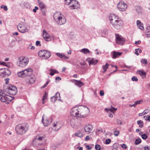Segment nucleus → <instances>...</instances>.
Segmentation results:
<instances>
[{
    "instance_id": "obj_1",
    "label": "nucleus",
    "mask_w": 150,
    "mask_h": 150,
    "mask_svg": "<svg viewBox=\"0 0 150 150\" xmlns=\"http://www.w3.org/2000/svg\"><path fill=\"white\" fill-rule=\"evenodd\" d=\"M28 128V125L27 123H22L17 125L15 127V130L17 134L22 135L25 134Z\"/></svg>"
},
{
    "instance_id": "obj_2",
    "label": "nucleus",
    "mask_w": 150,
    "mask_h": 150,
    "mask_svg": "<svg viewBox=\"0 0 150 150\" xmlns=\"http://www.w3.org/2000/svg\"><path fill=\"white\" fill-rule=\"evenodd\" d=\"M64 4L69 5L70 8L72 9L80 8L79 3L76 0H64Z\"/></svg>"
},
{
    "instance_id": "obj_3",
    "label": "nucleus",
    "mask_w": 150,
    "mask_h": 150,
    "mask_svg": "<svg viewBox=\"0 0 150 150\" xmlns=\"http://www.w3.org/2000/svg\"><path fill=\"white\" fill-rule=\"evenodd\" d=\"M53 17L54 19L56 18L57 19V22L60 25L63 24L66 22V20L65 17L60 12L58 11H57L54 13Z\"/></svg>"
},
{
    "instance_id": "obj_4",
    "label": "nucleus",
    "mask_w": 150,
    "mask_h": 150,
    "mask_svg": "<svg viewBox=\"0 0 150 150\" xmlns=\"http://www.w3.org/2000/svg\"><path fill=\"white\" fill-rule=\"evenodd\" d=\"M33 70L31 68L24 70L18 73V76L20 77L26 78L28 76H30L32 74Z\"/></svg>"
},
{
    "instance_id": "obj_5",
    "label": "nucleus",
    "mask_w": 150,
    "mask_h": 150,
    "mask_svg": "<svg viewBox=\"0 0 150 150\" xmlns=\"http://www.w3.org/2000/svg\"><path fill=\"white\" fill-rule=\"evenodd\" d=\"M5 91L8 94L13 96L16 94L17 92V88L11 84H10L8 87L6 88Z\"/></svg>"
},
{
    "instance_id": "obj_6",
    "label": "nucleus",
    "mask_w": 150,
    "mask_h": 150,
    "mask_svg": "<svg viewBox=\"0 0 150 150\" xmlns=\"http://www.w3.org/2000/svg\"><path fill=\"white\" fill-rule=\"evenodd\" d=\"M29 62V59L25 57H20L18 58V66L23 67L27 65Z\"/></svg>"
},
{
    "instance_id": "obj_7",
    "label": "nucleus",
    "mask_w": 150,
    "mask_h": 150,
    "mask_svg": "<svg viewBox=\"0 0 150 150\" xmlns=\"http://www.w3.org/2000/svg\"><path fill=\"white\" fill-rule=\"evenodd\" d=\"M10 98H11V97L6 95L2 92V90L0 91V100L1 102H6L8 104L9 103L8 101H11V100Z\"/></svg>"
},
{
    "instance_id": "obj_8",
    "label": "nucleus",
    "mask_w": 150,
    "mask_h": 150,
    "mask_svg": "<svg viewBox=\"0 0 150 150\" xmlns=\"http://www.w3.org/2000/svg\"><path fill=\"white\" fill-rule=\"evenodd\" d=\"M112 27L117 29H120L121 28L123 23L122 21L118 19H117L110 23Z\"/></svg>"
},
{
    "instance_id": "obj_9",
    "label": "nucleus",
    "mask_w": 150,
    "mask_h": 150,
    "mask_svg": "<svg viewBox=\"0 0 150 150\" xmlns=\"http://www.w3.org/2000/svg\"><path fill=\"white\" fill-rule=\"evenodd\" d=\"M11 74L9 69L8 68H4L0 69V75L3 76H8Z\"/></svg>"
},
{
    "instance_id": "obj_10",
    "label": "nucleus",
    "mask_w": 150,
    "mask_h": 150,
    "mask_svg": "<svg viewBox=\"0 0 150 150\" xmlns=\"http://www.w3.org/2000/svg\"><path fill=\"white\" fill-rule=\"evenodd\" d=\"M17 28L18 31L21 33H25L28 31V29L23 23H19L17 25Z\"/></svg>"
},
{
    "instance_id": "obj_11",
    "label": "nucleus",
    "mask_w": 150,
    "mask_h": 150,
    "mask_svg": "<svg viewBox=\"0 0 150 150\" xmlns=\"http://www.w3.org/2000/svg\"><path fill=\"white\" fill-rule=\"evenodd\" d=\"M44 138V137L43 136H37L33 139L32 142V144L33 145L36 144V146L40 145L41 144L40 143H39V142L40 141H42Z\"/></svg>"
},
{
    "instance_id": "obj_12",
    "label": "nucleus",
    "mask_w": 150,
    "mask_h": 150,
    "mask_svg": "<svg viewBox=\"0 0 150 150\" xmlns=\"http://www.w3.org/2000/svg\"><path fill=\"white\" fill-rule=\"evenodd\" d=\"M115 37L117 43L122 45L123 43L125 41L124 38L117 34H115Z\"/></svg>"
},
{
    "instance_id": "obj_13",
    "label": "nucleus",
    "mask_w": 150,
    "mask_h": 150,
    "mask_svg": "<svg viewBox=\"0 0 150 150\" xmlns=\"http://www.w3.org/2000/svg\"><path fill=\"white\" fill-rule=\"evenodd\" d=\"M33 71L32 74L30 76H28V77H26V82L28 84H31L33 83L35 81V78H33Z\"/></svg>"
},
{
    "instance_id": "obj_14",
    "label": "nucleus",
    "mask_w": 150,
    "mask_h": 150,
    "mask_svg": "<svg viewBox=\"0 0 150 150\" xmlns=\"http://www.w3.org/2000/svg\"><path fill=\"white\" fill-rule=\"evenodd\" d=\"M44 115L42 116V122L45 126L47 127L49 125L52 123V120L50 117H47L46 119L45 122H44Z\"/></svg>"
},
{
    "instance_id": "obj_15",
    "label": "nucleus",
    "mask_w": 150,
    "mask_h": 150,
    "mask_svg": "<svg viewBox=\"0 0 150 150\" xmlns=\"http://www.w3.org/2000/svg\"><path fill=\"white\" fill-rule=\"evenodd\" d=\"M117 7L118 9H126L127 8V4L122 1L120 2L117 4Z\"/></svg>"
},
{
    "instance_id": "obj_16",
    "label": "nucleus",
    "mask_w": 150,
    "mask_h": 150,
    "mask_svg": "<svg viewBox=\"0 0 150 150\" xmlns=\"http://www.w3.org/2000/svg\"><path fill=\"white\" fill-rule=\"evenodd\" d=\"M78 111V108L76 107L73 108L71 110V113L72 115H75L76 117H79V112Z\"/></svg>"
},
{
    "instance_id": "obj_17",
    "label": "nucleus",
    "mask_w": 150,
    "mask_h": 150,
    "mask_svg": "<svg viewBox=\"0 0 150 150\" xmlns=\"http://www.w3.org/2000/svg\"><path fill=\"white\" fill-rule=\"evenodd\" d=\"M71 81L73 83H74L76 85L81 87L83 86L84 84L80 80H78L75 79H72L71 80Z\"/></svg>"
},
{
    "instance_id": "obj_18",
    "label": "nucleus",
    "mask_w": 150,
    "mask_h": 150,
    "mask_svg": "<svg viewBox=\"0 0 150 150\" xmlns=\"http://www.w3.org/2000/svg\"><path fill=\"white\" fill-rule=\"evenodd\" d=\"M43 37L46 41H49L50 40V37L46 30L44 29L43 30Z\"/></svg>"
},
{
    "instance_id": "obj_19",
    "label": "nucleus",
    "mask_w": 150,
    "mask_h": 150,
    "mask_svg": "<svg viewBox=\"0 0 150 150\" xmlns=\"http://www.w3.org/2000/svg\"><path fill=\"white\" fill-rule=\"evenodd\" d=\"M109 19L110 23H111L116 19H118V18L117 16L114 14H110L109 15Z\"/></svg>"
},
{
    "instance_id": "obj_20",
    "label": "nucleus",
    "mask_w": 150,
    "mask_h": 150,
    "mask_svg": "<svg viewBox=\"0 0 150 150\" xmlns=\"http://www.w3.org/2000/svg\"><path fill=\"white\" fill-rule=\"evenodd\" d=\"M56 55L62 59H67L69 58L68 57L66 56L63 54L57 53H56Z\"/></svg>"
},
{
    "instance_id": "obj_21",
    "label": "nucleus",
    "mask_w": 150,
    "mask_h": 150,
    "mask_svg": "<svg viewBox=\"0 0 150 150\" xmlns=\"http://www.w3.org/2000/svg\"><path fill=\"white\" fill-rule=\"evenodd\" d=\"M93 128V127L91 125H88L85 127L84 130L85 132H89L92 130Z\"/></svg>"
},
{
    "instance_id": "obj_22",
    "label": "nucleus",
    "mask_w": 150,
    "mask_h": 150,
    "mask_svg": "<svg viewBox=\"0 0 150 150\" xmlns=\"http://www.w3.org/2000/svg\"><path fill=\"white\" fill-rule=\"evenodd\" d=\"M44 57H43V59H47L49 58L51 56V53L49 51L45 50L44 52Z\"/></svg>"
},
{
    "instance_id": "obj_23",
    "label": "nucleus",
    "mask_w": 150,
    "mask_h": 150,
    "mask_svg": "<svg viewBox=\"0 0 150 150\" xmlns=\"http://www.w3.org/2000/svg\"><path fill=\"white\" fill-rule=\"evenodd\" d=\"M138 73L142 76V78L143 79L145 78L146 77V73L143 70H138L137 71Z\"/></svg>"
},
{
    "instance_id": "obj_24",
    "label": "nucleus",
    "mask_w": 150,
    "mask_h": 150,
    "mask_svg": "<svg viewBox=\"0 0 150 150\" xmlns=\"http://www.w3.org/2000/svg\"><path fill=\"white\" fill-rule=\"evenodd\" d=\"M122 54V53L121 52H117L115 51H114L112 52V58L113 59H115L117 57L121 55Z\"/></svg>"
},
{
    "instance_id": "obj_25",
    "label": "nucleus",
    "mask_w": 150,
    "mask_h": 150,
    "mask_svg": "<svg viewBox=\"0 0 150 150\" xmlns=\"http://www.w3.org/2000/svg\"><path fill=\"white\" fill-rule=\"evenodd\" d=\"M137 26L139 28L142 30H144V28L143 26V24L139 20H137Z\"/></svg>"
},
{
    "instance_id": "obj_26",
    "label": "nucleus",
    "mask_w": 150,
    "mask_h": 150,
    "mask_svg": "<svg viewBox=\"0 0 150 150\" xmlns=\"http://www.w3.org/2000/svg\"><path fill=\"white\" fill-rule=\"evenodd\" d=\"M89 64V65L91 64L95 65L98 62V61L93 58L91 59L90 60H89L88 61Z\"/></svg>"
},
{
    "instance_id": "obj_27",
    "label": "nucleus",
    "mask_w": 150,
    "mask_h": 150,
    "mask_svg": "<svg viewBox=\"0 0 150 150\" xmlns=\"http://www.w3.org/2000/svg\"><path fill=\"white\" fill-rule=\"evenodd\" d=\"M83 107L84 108H86V109H87L86 113L85 115H80V116H79V117H85L88 116V115L89 114V110L88 108L87 107H86V106H85V105H84Z\"/></svg>"
},
{
    "instance_id": "obj_28",
    "label": "nucleus",
    "mask_w": 150,
    "mask_h": 150,
    "mask_svg": "<svg viewBox=\"0 0 150 150\" xmlns=\"http://www.w3.org/2000/svg\"><path fill=\"white\" fill-rule=\"evenodd\" d=\"M45 50H42L38 52V56L40 57L43 59V57H44V51Z\"/></svg>"
},
{
    "instance_id": "obj_29",
    "label": "nucleus",
    "mask_w": 150,
    "mask_h": 150,
    "mask_svg": "<svg viewBox=\"0 0 150 150\" xmlns=\"http://www.w3.org/2000/svg\"><path fill=\"white\" fill-rule=\"evenodd\" d=\"M38 2L40 6V7L41 9H42L43 8H45V5L44 4V3L38 0Z\"/></svg>"
},
{
    "instance_id": "obj_30",
    "label": "nucleus",
    "mask_w": 150,
    "mask_h": 150,
    "mask_svg": "<svg viewBox=\"0 0 150 150\" xmlns=\"http://www.w3.org/2000/svg\"><path fill=\"white\" fill-rule=\"evenodd\" d=\"M117 108H115L111 106L110 108H105V110L107 112L110 111L112 112H114L117 110Z\"/></svg>"
},
{
    "instance_id": "obj_31",
    "label": "nucleus",
    "mask_w": 150,
    "mask_h": 150,
    "mask_svg": "<svg viewBox=\"0 0 150 150\" xmlns=\"http://www.w3.org/2000/svg\"><path fill=\"white\" fill-rule=\"evenodd\" d=\"M146 35L148 37H150V26H148L146 28Z\"/></svg>"
},
{
    "instance_id": "obj_32",
    "label": "nucleus",
    "mask_w": 150,
    "mask_h": 150,
    "mask_svg": "<svg viewBox=\"0 0 150 150\" xmlns=\"http://www.w3.org/2000/svg\"><path fill=\"white\" fill-rule=\"evenodd\" d=\"M50 71L49 74L51 76H53L55 73H58V71L56 70L51 69L49 70Z\"/></svg>"
},
{
    "instance_id": "obj_33",
    "label": "nucleus",
    "mask_w": 150,
    "mask_h": 150,
    "mask_svg": "<svg viewBox=\"0 0 150 150\" xmlns=\"http://www.w3.org/2000/svg\"><path fill=\"white\" fill-rule=\"evenodd\" d=\"M80 51L84 54H87V53H90V52L89 50L87 48L83 49L81 50Z\"/></svg>"
},
{
    "instance_id": "obj_34",
    "label": "nucleus",
    "mask_w": 150,
    "mask_h": 150,
    "mask_svg": "<svg viewBox=\"0 0 150 150\" xmlns=\"http://www.w3.org/2000/svg\"><path fill=\"white\" fill-rule=\"evenodd\" d=\"M137 124L139 126V127L142 128L144 127L143 122L142 121L139 120L137 121Z\"/></svg>"
},
{
    "instance_id": "obj_35",
    "label": "nucleus",
    "mask_w": 150,
    "mask_h": 150,
    "mask_svg": "<svg viewBox=\"0 0 150 150\" xmlns=\"http://www.w3.org/2000/svg\"><path fill=\"white\" fill-rule=\"evenodd\" d=\"M109 65L107 63H106L105 65L103 66V68L104 70L103 71V73H105L107 69L108 68V66Z\"/></svg>"
},
{
    "instance_id": "obj_36",
    "label": "nucleus",
    "mask_w": 150,
    "mask_h": 150,
    "mask_svg": "<svg viewBox=\"0 0 150 150\" xmlns=\"http://www.w3.org/2000/svg\"><path fill=\"white\" fill-rule=\"evenodd\" d=\"M141 142V140L140 138L137 139L135 140L134 144L135 145H137L140 143Z\"/></svg>"
},
{
    "instance_id": "obj_37",
    "label": "nucleus",
    "mask_w": 150,
    "mask_h": 150,
    "mask_svg": "<svg viewBox=\"0 0 150 150\" xmlns=\"http://www.w3.org/2000/svg\"><path fill=\"white\" fill-rule=\"evenodd\" d=\"M71 125L72 127H74L75 126V120L73 119H71L70 121Z\"/></svg>"
},
{
    "instance_id": "obj_38",
    "label": "nucleus",
    "mask_w": 150,
    "mask_h": 150,
    "mask_svg": "<svg viewBox=\"0 0 150 150\" xmlns=\"http://www.w3.org/2000/svg\"><path fill=\"white\" fill-rule=\"evenodd\" d=\"M56 98H57V100H61V99H60V93L59 92H57L54 96Z\"/></svg>"
},
{
    "instance_id": "obj_39",
    "label": "nucleus",
    "mask_w": 150,
    "mask_h": 150,
    "mask_svg": "<svg viewBox=\"0 0 150 150\" xmlns=\"http://www.w3.org/2000/svg\"><path fill=\"white\" fill-rule=\"evenodd\" d=\"M75 135L80 138L82 137L83 136V133L81 132H78L76 133L75 134Z\"/></svg>"
},
{
    "instance_id": "obj_40",
    "label": "nucleus",
    "mask_w": 150,
    "mask_h": 150,
    "mask_svg": "<svg viewBox=\"0 0 150 150\" xmlns=\"http://www.w3.org/2000/svg\"><path fill=\"white\" fill-rule=\"evenodd\" d=\"M24 4V8L30 9V6L29 4L28 3H25Z\"/></svg>"
},
{
    "instance_id": "obj_41",
    "label": "nucleus",
    "mask_w": 150,
    "mask_h": 150,
    "mask_svg": "<svg viewBox=\"0 0 150 150\" xmlns=\"http://www.w3.org/2000/svg\"><path fill=\"white\" fill-rule=\"evenodd\" d=\"M107 31L106 29H103V30H102V36L103 37H104V35L107 34Z\"/></svg>"
},
{
    "instance_id": "obj_42",
    "label": "nucleus",
    "mask_w": 150,
    "mask_h": 150,
    "mask_svg": "<svg viewBox=\"0 0 150 150\" xmlns=\"http://www.w3.org/2000/svg\"><path fill=\"white\" fill-rule=\"evenodd\" d=\"M141 62L142 63L144 64H147V61L145 59H141Z\"/></svg>"
},
{
    "instance_id": "obj_43",
    "label": "nucleus",
    "mask_w": 150,
    "mask_h": 150,
    "mask_svg": "<svg viewBox=\"0 0 150 150\" xmlns=\"http://www.w3.org/2000/svg\"><path fill=\"white\" fill-rule=\"evenodd\" d=\"M57 100V98H56L54 96L52 97L51 98V100L52 102H54Z\"/></svg>"
},
{
    "instance_id": "obj_44",
    "label": "nucleus",
    "mask_w": 150,
    "mask_h": 150,
    "mask_svg": "<svg viewBox=\"0 0 150 150\" xmlns=\"http://www.w3.org/2000/svg\"><path fill=\"white\" fill-rule=\"evenodd\" d=\"M101 146L99 144H96L95 146V149L96 150H100L101 149Z\"/></svg>"
},
{
    "instance_id": "obj_45",
    "label": "nucleus",
    "mask_w": 150,
    "mask_h": 150,
    "mask_svg": "<svg viewBox=\"0 0 150 150\" xmlns=\"http://www.w3.org/2000/svg\"><path fill=\"white\" fill-rule=\"evenodd\" d=\"M141 137L143 139L145 140L147 138V136L146 134H144L142 135Z\"/></svg>"
},
{
    "instance_id": "obj_46",
    "label": "nucleus",
    "mask_w": 150,
    "mask_h": 150,
    "mask_svg": "<svg viewBox=\"0 0 150 150\" xmlns=\"http://www.w3.org/2000/svg\"><path fill=\"white\" fill-rule=\"evenodd\" d=\"M120 132L118 130H115L114 132V134L116 136H117L119 134Z\"/></svg>"
},
{
    "instance_id": "obj_47",
    "label": "nucleus",
    "mask_w": 150,
    "mask_h": 150,
    "mask_svg": "<svg viewBox=\"0 0 150 150\" xmlns=\"http://www.w3.org/2000/svg\"><path fill=\"white\" fill-rule=\"evenodd\" d=\"M47 92H45L44 95L43 96L42 100H44L45 99L47 98Z\"/></svg>"
},
{
    "instance_id": "obj_48",
    "label": "nucleus",
    "mask_w": 150,
    "mask_h": 150,
    "mask_svg": "<svg viewBox=\"0 0 150 150\" xmlns=\"http://www.w3.org/2000/svg\"><path fill=\"white\" fill-rule=\"evenodd\" d=\"M50 82V81L49 80H48L46 83L42 87V88H45L49 83Z\"/></svg>"
},
{
    "instance_id": "obj_49",
    "label": "nucleus",
    "mask_w": 150,
    "mask_h": 150,
    "mask_svg": "<svg viewBox=\"0 0 150 150\" xmlns=\"http://www.w3.org/2000/svg\"><path fill=\"white\" fill-rule=\"evenodd\" d=\"M50 82V81L49 80H48L46 83L42 87V88H45L49 83Z\"/></svg>"
},
{
    "instance_id": "obj_50",
    "label": "nucleus",
    "mask_w": 150,
    "mask_h": 150,
    "mask_svg": "<svg viewBox=\"0 0 150 150\" xmlns=\"http://www.w3.org/2000/svg\"><path fill=\"white\" fill-rule=\"evenodd\" d=\"M142 102V100H137L134 102V104L136 106L137 105L140 104Z\"/></svg>"
},
{
    "instance_id": "obj_51",
    "label": "nucleus",
    "mask_w": 150,
    "mask_h": 150,
    "mask_svg": "<svg viewBox=\"0 0 150 150\" xmlns=\"http://www.w3.org/2000/svg\"><path fill=\"white\" fill-rule=\"evenodd\" d=\"M132 80L133 81H138V79L136 76H134L132 78Z\"/></svg>"
},
{
    "instance_id": "obj_52",
    "label": "nucleus",
    "mask_w": 150,
    "mask_h": 150,
    "mask_svg": "<svg viewBox=\"0 0 150 150\" xmlns=\"http://www.w3.org/2000/svg\"><path fill=\"white\" fill-rule=\"evenodd\" d=\"M111 140L110 139H107L105 141V143L106 144H109L111 142Z\"/></svg>"
},
{
    "instance_id": "obj_53",
    "label": "nucleus",
    "mask_w": 150,
    "mask_h": 150,
    "mask_svg": "<svg viewBox=\"0 0 150 150\" xmlns=\"http://www.w3.org/2000/svg\"><path fill=\"white\" fill-rule=\"evenodd\" d=\"M0 8H4V9H8L6 5H2L1 6Z\"/></svg>"
},
{
    "instance_id": "obj_54",
    "label": "nucleus",
    "mask_w": 150,
    "mask_h": 150,
    "mask_svg": "<svg viewBox=\"0 0 150 150\" xmlns=\"http://www.w3.org/2000/svg\"><path fill=\"white\" fill-rule=\"evenodd\" d=\"M36 46H40L41 44H40V42L39 41H37L36 42Z\"/></svg>"
},
{
    "instance_id": "obj_55",
    "label": "nucleus",
    "mask_w": 150,
    "mask_h": 150,
    "mask_svg": "<svg viewBox=\"0 0 150 150\" xmlns=\"http://www.w3.org/2000/svg\"><path fill=\"white\" fill-rule=\"evenodd\" d=\"M122 147L124 149H126L127 147V146L125 144H123L121 145Z\"/></svg>"
},
{
    "instance_id": "obj_56",
    "label": "nucleus",
    "mask_w": 150,
    "mask_h": 150,
    "mask_svg": "<svg viewBox=\"0 0 150 150\" xmlns=\"http://www.w3.org/2000/svg\"><path fill=\"white\" fill-rule=\"evenodd\" d=\"M117 122L118 125H122V121L120 120H117Z\"/></svg>"
},
{
    "instance_id": "obj_57",
    "label": "nucleus",
    "mask_w": 150,
    "mask_h": 150,
    "mask_svg": "<svg viewBox=\"0 0 150 150\" xmlns=\"http://www.w3.org/2000/svg\"><path fill=\"white\" fill-rule=\"evenodd\" d=\"M138 49H139V48L138 49H136L135 50V52L134 53L137 56H138L139 55V53H138Z\"/></svg>"
},
{
    "instance_id": "obj_58",
    "label": "nucleus",
    "mask_w": 150,
    "mask_h": 150,
    "mask_svg": "<svg viewBox=\"0 0 150 150\" xmlns=\"http://www.w3.org/2000/svg\"><path fill=\"white\" fill-rule=\"evenodd\" d=\"M100 95L101 96H103L104 95V92L103 91L100 90Z\"/></svg>"
},
{
    "instance_id": "obj_59",
    "label": "nucleus",
    "mask_w": 150,
    "mask_h": 150,
    "mask_svg": "<svg viewBox=\"0 0 150 150\" xmlns=\"http://www.w3.org/2000/svg\"><path fill=\"white\" fill-rule=\"evenodd\" d=\"M86 147L87 148V149L88 150H91L92 149V147L91 146L89 145H86Z\"/></svg>"
},
{
    "instance_id": "obj_60",
    "label": "nucleus",
    "mask_w": 150,
    "mask_h": 150,
    "mask_svg": "<svg viewBox=\"0 0 150 150\" xmlns=\"http://www.w3.org/2000/svg\"><path fill=\"white\" fill-rule=\"evenodd\" d=\"M0 64L1 65H2L4 66H7L6 65V63L4 62H2L0 63Z\"/></svg>"
},
{
    "instance_id": "obj_61",
    "label": "nucleus",
    "mask_w": 150,
    "mask_h": 150,
    "mask_svg": "<svg viewBox=\"0 0 150 150\" xmlns=\"http://www.w3.org/2000/svg\"><path fill=\"white\" fill-rule=\"evenodd\" d=\"M9 79L8 78H6L4 80L6 81L5 83L6 84H7L9 82Z\"/></svg>"
},
{
    "instance_id": "obj_62",
    "label": "nucleus",
    "mask_w": 150,
    "mask_h": 150,
    "mask_svg": "<svg viewBox=\"0 0 150 150\" xmlns=\"http://www.w3.org/2000/svg\"><path fill=\"white\" fill-rule=\"evenodd\" d=\"M90 139V137L89 136H87L86 137L85 139V141H87Z\"/></svg>"
},
{
    "instance_id": "obj_63",
    "label": "nucleus",
    "mask_w": 150,
    "mask_h": 150,
    "mask_svg": "<svg viewBox=\"0 0 150 150\" xmlns=\"http://www.w3.org/2000/svg\"><path fill=\"white\" fill-rule=\"evenodd\" d=\"M149 112V110H146L143 112L144 114L145 115L147 114Z\"/></svg>"
},
{
    "instance_id": "obj_64",
    "label": "nucleus",
    "mask_w": 150,
    "mask_h": 150,
    "mask_svg": "<svg viewBox=\"0 0 150 150\" xmlns=\"http://www.w3.org/2000/svg\"><path fill=\"white\" fill-rule=\"evenodd\" d=\"M144 150H149V148L148 146H146L144 147Z\"/></svg>"
}]
</instances>
